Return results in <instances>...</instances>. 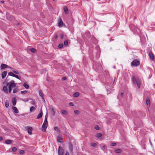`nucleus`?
<instances>
[{
  "label": "nucleus",
  "instance_id": "nucleus-11",
  "mask_svg": "<svg viewBox=\"0 0 155 155\" xmlns=\"http://www.w3.org/2000/svg\"><path fill=\"white\" fill-rule=\"evenodd\" d=\"M149 56L151 60H153L154 59L153 55L152 52H150L149 53Z\"/></svg>",
  "mask_w": 155,
  "mask_h": 155
},
{
  "label": "nucleus",
  "instance_id": "nucleus-43",
  "mask_svg": "<svg viewBox=\"0 0 155 155\" xmlns=\"http://www.w3.org/2000/svg\"><path fill=\"white\" fill-rule=\"evenodd\" d=\"M67 79V78L65 77H63L62 78V80L63 81H65Z\"/></svg>",
  "mask_w": 155,
  "mask_h": 155
},
{
  "label": "nucleus",
  "instance_id": "nucleus-57",
  "mask_svg": "<svg viewBox=\"0 0 155 155\" xmlns=\"http://www.w3.org/2000/svg\"><path fill=\"white\" fill-rule=\"evenodd\" d=\"M138 30V31H137V32H138L139 33L140 32V30L139 29H137Z\"/></svg>",
  "mask_w": 155,
  "mask_h": 155
},
{
  "label": "nucleus",
  "instance_id": "nucleus-21",
  "mask_svg": "<svg viewBox=\"0 0 155 155\" xmlns=\"http://www.w3.org/2000/svg\"><path fill=\"white\" fill-rule=\"evenodd\" d=\"M5 106L6 108L8 107L9 105V104L8 100H6L5 101Z\"/></svg>",
  "mask_w": 155,
  "mask_h": 155
},
{
  "label": "nucleus",
  "instance_id": "nucleus-42",
  "mask_svg": "<svg viewBox=\"0 0 155 155\" xmlns=\"http://www.w3.org/2000/svg\"><path fill=\"white\" fill-rule=\"evenodd\" d=\"M94 129L97 130H99V127L98 125H96L94 127Z\"/></svg>",
  "mask_w": 155,
  "mask_h": 155
},
{
  "label": "nucleus",
  "instance_id": "nucleus-39",
  "mask_svg": "<svg viewBox=\"0 0 155 155\" xmlns=\"http://www.w3.org/2000/svg\"><path fill=\"white\" fill-rule=\"evenodd\" d=\"M14 77H15L16 78H17V79H19L20 80H21L20 78L19 77L18 75L15 74V75L14 76Z\"/></svg>",
  "mask_w": 155,
  "mask_h": 155
},
{
  "label": "nucleus",
  "instance_id": "nucleus-34",
  "mask_svg": "<svg viewBox=\"0 0 155 155\" xmlns=\"http://www.w3.org/2000/svg\"><path fill=\"white\" fill-rule=\"evenodd\" d=\"M63 47V45L62 44H60L58 46V48H62Z\"/></svg>",
  "mask_w": 155,
  "mask_h": 155
},
{
  "label": "nucleus",
  "instance_id": "nucleus-5",
  "mask_svg": "<svg viewBox=\"0 0 155 155\" xmlns=\"http://www.w3.org/2000/svg\"><path fill=\"white\" fill-rule=\"evenodd\" d=\"M64 150L62 147L60 146L58 149V153L59 155H63Z\"/></svg>",
  "mask_w": 155,
  "mask_h": 155
},
{
  "label": "nucleus",
  "instance_id": "nucleus-19",
  "mask_svg": "<svg viewBox=\"0 0 155 155\" xmlns=\"http://www.w3.org/2000/svg\"><path fill=\"white\" fill-rule=\"evenodd\" d=\"M62 139V138L61 137L58 136L57 138V140L59 142L61 143Z\"/></svg>",
  "mask_w": 155,
  "mask_h": 155
},
{
  "label": "nucleus",
  "instance_id": "nucleus-9",
  "mask_svg": "<svg viewBox=\"0 0 155 155\" xmlns=\"http://www.w3.org/2000/svg\"><path fill=\"white\" fill-rule=\"evenodd\" d=\"M39 96L41 97L42 99L44 100V96H43V94L42 93V90H39Z\"/></svg>",
  "mask_w": 155,
  "mask_h": 155
},
{
  "label": "nucleus",
  "instance_id": "nucleus-38",
  "mask_svg": "<svg viewBox=\"0 0 155 155\" xmlns=\"http://www.w3.org/2000/svg\"><path fill=\"white\" fill-rule=\"evenodd\" d=\"M24 153V151L23 150H21L20 151H19V153L20 154H23Z\"/></svg>",
  "mask_w": 155,
  "mask_h": 155
},
{
  "label": "nucleus",
  "instance_id": "nucleus-16",
  "mask_svg": "<svg viewBox=\"0 0 155 155\" xmlns=\"http://www.w3.org/2000/svg\"><path fill=\"white\" fill-rule=\"evenodd\" d=\"M42 114L43 113L42 110H41V111L40 113L38 115L37 117V119H39L42 117Z\"/></svg>",
  "mask_w": 155,
  "mask_h": 155
},
{
  "label": "nucleus",
  "instance_id": "nucleus-56",
  "mask_svg": "<svg viewBox=\"0 0 155 155\" xmlns=\"http://www.w3.org/2000/svg\"><path fill=\"white\" fill-rule=\"evenodd\" d=\"M114 40V39H111L110 40V41H113V40Z\"/></svg>",
  "mask_w": 155,
  "mask_h": 155
},
{
  "label": "nucleus",
  "instance_id": "nucleus-35",
  "mask_svg": "<svg viewBox=\"0 0 155 155\" xmlns=\"http://www.w3.org/2000/svg\"><path fill=\"white\" fill-rule=\"evenodd\" d=\"M27 92L28 91H21V93L22 94H23L24 93H27Z\"/></svg>",
  "mask_w": 155,
  "mask_h": 155
},
{
  "label": "nucleus",
  "instance_id": "nucleus-18",
  "mask_svg": "<svg viewBox=\"0 0 155 155\" xmlns=\"http://www.w3.org/2000/svg\"><path fill=\"white\" fill-rule=\"evenodd\" d=\"M12 104H13V106L15 105L16 103V100L15 98H14L12 99Z\"/></svg>",
  "mask_w": 155,
  "mask_h": 155
},
{
  "label": "nucleus",
  "instance_id": "nucleus-7",
  "mask_svg": "<svg viewBox=\"0 0 155 155\" xmlns=\"http://www.w3.org/2000/svg\"><path fill=\"white\" fill-rule=\"evenodd\" d=\"M27 131L28 134L29 135H31L32 134V131L33 130L32 128L31 127H27Z\"/></svg>",
  "mask_w": 155,
  "mask_h": 155
},
{
  "label": "nucleus",
  "instance_id": "nucleus-20",
  "mask_svg": "<svg viewBox=\"0 0 155 155\" xmlns=\"http://www.w3.org/2000/svg\"><path fill=\"white\" fill-rule=\"evenodd\" d=\"M101 149L102 150H105L106 148V146L104 144H101Z\"/></svg>",
  "mask_w": 155,
  "mask_h": 155
},
{
  "label": "nucleus",
  "instance_id": "nucleus-50",
  "mask_svg": "<svg viewBox=\"0 0 155 155\" xmlns=\"http://www.w3.org/2000/svg\"><path fill=\"white\" fill-rule=\"evenodd\" d=\"M65 155H70L68 151H67Z\"/></svg>",
  "mask_w": 155,
  "mask_h": 155
},
{
  "label": "nucleus",
  "instance_id": "nucleus-54",
  "mask_svg": "<svg viewBox=\"0 0 155 155\" xmlns=\"http://www.w3.org/2000/svg\"><path fill=\"white\" fill-rule=\"evenodd\" d=\"M120 96L121 97H123V93H121L120 94Z\"/></svg>",
  "mask_w": 155,
  "mask_h": 155
},
{
  "label": "nucleus",
  "instance_id": "nucleus-29",
  "mask_svg": "<svg viewBox=\"0 0 155 155\" xmlns=\"http://www.w3.org/2000/svg\"><path fill=\"white\" fill-rule=\"evenodd\" d=\"M102 136V134L101 133H97L96 135V137L97 138H99Z\"/></svg>",
  "mask_w": 155,
  "mask_h": 155
},
{
  "label": "nucleus",
  "instance_id": "nucleus-41",
  "mask_svg": "<svg viewBox=\"0 0 155 155\" xmlns=\"http://www.w3.org/2000/svg\"><path fill=\"white\" fill-rule=\"evenodd\" d=\"M22 100L24 102H27L29 100L28 99H22Z\"/></svg>",
  "mask_w": 155,
  "mask_h": 155
},
{
  "label": "nucleus",
  "instance_id": "nucleus-59",
  "mask_svg": "<svg viewBox=\"0 0 155 155\" xmlns=\"http://www.w3.org/2000/svg\"><path fill=\"white\" fill-rule=\"evenodd\" d=\"M109 31H111V29H109Z\"/></svg>",
  "mask_w": 155,
  "mask_h": 155
},
{
  "label": "nucleus",
  "instance_id": "nucleus-37",
  "mask_svg": "<svg viewBox=\"0 0 155 155\" xmlns=\"http://www.w3.org/2000/svg\"><path fill=\"white\" fill-rule=\"evenodd\" d=\"M12 150L14 152H15L17 150V148L15 147H13L12 148Z\"/></svg>",
  "mask_w": 155,
  "mask_h": 155
},
{
  "label": "nucleus",
  "instance_id": "nucleus-58",
  "mask_svg": "<svg viewBox=\"0 0 155 155\" xmlns=\"http://www.w3.org/2000/svg\"><path fill=\"white\" fill-rule=\"evenodd\" d=\"M57 38V36H56V37H55V38Z\"/></svg>",
  "mask_w": 155,
  "mask_h": 155
},
{
  "label": "nucleus",
  "instance_id": "nucleus-40",
  "mask_svg": "<svg viewBox=\"0 0 155 155\" xmlns=\"http://www.w3.org/2000/svg\"><path fill=\"white\" fill-rule=\"evenodd\" d=\"M91 145L93 147H95L96 145V144L95 143H91Z\"/></svg>",
  "mask_w": 155,
  "mask_h": 155
},
{
  "label": "nucleus",
  "instance_id": "nucleus-61",
  "mask_svg": "<svg viewBox=\"0 0 155 155\" xmlns=\"http://www.w3.org/2000/svg\"><path fill=\"white\" fill-rule=\"evenodd\" d=\"M86 155V154H85V155Z\"/></svg>",
  "mask_w": 155,
  "mask_h": 155
},
{
  "label": "nucleus",
  "instance_id": "nucleus-31",
  "mask_svg": "<svg viewBox=\"0 0 155 155\" xmlns=\"http://www.w3.org/2000/svg\"><path fill=\"white\" fill-rule=\"evenodd\" d=\"M30 50L31 52L33 53H35L36 51V50L34 48H31L30 49Z\"/></svg>",
  "mask_w": 155,
  "mask_h": 155
},
{
  "label": "nucleus",
  "instance_id": "nucleus-32",
  "mask_svg": "<svg viewBox=\"0 0 155 155\" xmlns=\"http://www.w3.org/2000/svg\"><path fill=\"white\" fill-rule=\"evenodd\" d=\"M35 107L33 106V107H31L30 108V111L31 112H32L33 110H34L35 109Z\"/></svg>",
  "mask_w": 155,
  "mask_h": 155
},
{
  "label": "nucleus",
  "instance_id": "nucleus-45",
  "mask_svg": "<svg viewBox=\"0 0 155 155\" xmlns=\"http://www.w3.org/2000/svg\"><path fill=\"white\" fill-rule=\"evenodd\" d=\"M13 72L14 73H15V74H19V72H17V71H15V70H14V71H13Z\"/></svg>",
  "mask_w": 155,
  "mask_h": 155
},
{
  "label": "nucleus",
  "instance_id": "nucleus-4",
  "mask_svg": "<svg viewBox=\"0 0 155 155\" xmlns=\"http://www.w3.org/2000/svg\"><path fill=\"white\" fill-rule=\"evenodd\" d=\"M8 87L12 88V87H15L16 86V84L14 82L13 80L11 81L9 83H8Z\"/></svg>",
  "mask_w": 155,
  "mask_h": 155
},
{
  "label": "nucleus",
  "instance_id": "nucleus-28",
  "mask_svg": "<svg viewBox=\"0 0 155 155\" xmlns=\"http://www.w3.org/2000/svg\"><path fill=\"white\" fill-rule=\"evenodd\" d=\"M54 130L57 131L58 132H59L60 131V129L58 127H54Z\"/></svg>",
  "mask_w": 155,
  "mask_h": 155
},
{
  "label": "nucleus",
  "instance_id": "nucleus-25",
  "mask_svg": "<svg viewBox=\"0 0 155 155\" xmlns=\"http://www.w3.org/2000/svg\"><path fill=\"white\" fill-rule=\"evenodd\" d=\"M74 97H77L79 96V93L78 92H75L73 94Z\"/></svg>",
  "mask_w": 155,
  "mask_h": 155
},
{
  "label": "nucleus",
  "instance_id": "nucleus-3",
  "mask_svg": "<svg viewBox=\"0 0 155 155\" xmlns=\"http://www.w3.org/2000/svg\"><path fill=\"white\" fill-rule=\"evenodd\" d=\"M140 64V61L137 59H135L131 63V65L132 66H137Z\"/></svg>",
  "mask_w": 155,
  "mask_h": 155
},
{
  "label": "nucleus",
  "instance_id": "nucleus-30",
  "mask_svg": "<svg viewBox=\"0 0 155 155\" xmlns=\"http://www.w3.org/2000/svg\"><path fill=\"white\" fill-rule=\"evenodd\" d=\"M18 88H14L13 90V92L14 93H15L17 92L18 91Z\"/></svg>",
  "mask_w": 155,
  "mask_h": 155
},
{
  "label": "nucleus",
  "instance_id": "nucleus-44",
  "mask_svg": "<svg viewBox=\"0 0 155 155\" xmlns=\"http://www.w3.org/2000/svg\"><path fill=\"white\" fill-rule=\"evenodd\" d=\"M74 112L75 114H78L79 113V111L78 110H74Z\"/></svg>",
  "mask_w": 155,
  "mask_h": 155
},
{
  "label": "nucleus",
  "instance_id": "nucleus-8",
  "mask_svg": "<svg viewBox=\"0 0 155 155\" xmlns=\"http://www.w3.org/2000/svg\"><path fill=\"white\" fill-rule=\"evenodd\" d=\"M63 23L62 21L61 18H60L58 20V26L60 27H61L63 26Z\"/></svg>",
  "mask_w": 155,
  "mask_h": 155
},
{
  "label": "nucleus",
  "instance_id": "nucleus-53",
  "mask_svg": "<svg viewBox=\"0 0 155 155\" xmlns=\"http://www.w3.org/2000/svg\"><path fill=\"white\" fill-rule=\"evenodd\" d=\"M5 2L4 1H1V3L2 4H3Z\"/></svg>",
  "mask_w": 155,
  "mask_h": 155
},
{
  "label": "nucleus",
  "instance_id": "nucleus-51",
  "mask_svg": "<svg viewBox=\"0 0 155 155\" xmlns=\"http://www.w3.org/2000/svg\"><path fill=\"white\" fill-rule=\"evenodd\" d=\"M64 38V35H62L61 36V39H63Z\"/></svg>",
  "mask_w": 155,
  "mask_h": 155
},
{
  "label": "nucleus",
  "instance_id": "nucleus-60",
  "mask_svg": "<svg viewBox=\"0 0 155 155\" xmlns=\"http://www.w3.org/2000/svg\"><path fill=\"white\" fill-rule=\"evenodd\" d=\"M53 1H54L55 0H53Z\"/></svg>",
  "mask_w": 155,
  "mask_h": 155
},
{
  "label": "nucleus",
  "instance_id": "nucleus-22",
  "mask_svg": "<svg viewBox=\"0 0 155 155\" xmlns=\"http://www.w3.org/2000/svg\"><path fill=\"white\" fill-rule=\"evenodd\" d=\"M114 151L117 153H119L121 152V150L120 149H116Z\"/></svg>",
  "mask_w": 155,
  "mask_h": 155
},
{
  "label": "nucleus",
  "instance_id": "nucleus-6",
  "mask_svg": "<svg viewBox=\"0 0 155 155\" xmlns=\"http://www.w3.org/2000/svg\"><path fill=\"white\" fill-rule=\"evenodd\" d=\"M8 82H7L6 83V85L4 86L3 87V91L5 93L8 94Z\"/></svg>",
  "mask_w": 155,
  "mask_h": 155
},
{
  "label": "nucleus",
  "instance_id": "nucleus-1",
  "mask_svg": "<svg viewBox=\"0 0 155 155\" xmlns=\"http://www.w3.org/2000/svg\"><path fill=\"white\" fill-rule=\"evenodd\" d=\"M48 124L47 117L45 116V120L42 127V130L43 132H45L46 131V129L48 126Z\"/></svg>",
  "mask_w": 155,
  "mask_h": 155
},
{
  "label": "nucleus",
  "instance_id": "nucleus-49",
  "mask_svg": "<svg viewBox=\"0 0 155 155\" xmlns=\"http://www.w3.org/2000/svg\"><path fill=\"white\" fill-rule=\"evenodd\" d=\"M31 104H32L33 105H35V102L34 101H33L31 102Z\"/></svg>",
  "mask_w": 155,
  "mask_h": 155
},
{
  "label": "nucleus",
  "instance_id": "nucleus-55",
  "mask_svg": "<svg viewBox=\"0 0 155 155\" xmlns=\"http://www.w3.org/2000/svg\"><path fill=\"white\" fill-rule=\"evenodd\" d=\"M7 68H9L10 69H13V68H11L9 66H8V67H7Z\"/></svg>",
  "mask_w": 155,
  "mask_h": 155
},
{
  "label": "nucleus",
  "instance_id": "nucleus-13",
  "mask_svg": "<svg viewBox=\"0 0 155 155\" xmlns=\"http://www.w3.org/2000/svg\"><path fill=\"white\" fill-rule=\"evenodd\" d=\"M12 109L14 110V112L15 113H18L19 111L16 107H12Z\"/></svg>",
  "mask_w": 155,
  "mask_h": 155
},
{
  "label": "nucleus",
  "instance_id": "nucleus-17",
  "mask_svg": "<svg viewBox=\"0 0 155 155\" xmlns=\"http://www.w3.org/2000/svg\"><path fill=\"white\" fill-rule=\"evenodd\" d=\"M61 113L64 115H67L68 114L67 111L65 110H63L61 111Z\"/></svg>",
  "mask_w": 155,
  "mask_h": 155
},
{
  "label": "nucleus",
  "instance_id": "nucleus-27",
  "mask_svg": "<svg viewBox=\"0 0 155 155\" xmlns=\"http://www.w3.org/2000/svg\"><path fill=\"white\" fill-rule=\"evenodd\" d=\"M23 86H24L26 89H28L29 88V86L28 84L25 83H24L23 84Z\"/></svg>",
  "mask_w": 155,
  "mask_h": 155
},
{
  "label": "nucleus",
  "instance_id": "nucleus-24",
  "mask_svg": "<svg viewBox=\"0 0 155 155\" xmlns=\"http://www.w3.org/2000/svg\"><path fill=\"white\" fill-rule=\"evenodd\" d=\"M146 104L148 106H150V101L149 99L146 100Z\"/></svg>",
  "mask_w": 155,
  "mask_h": 155
},
{
  "label": "nucleus",
  "instance_id": "nucleus-52",
  "mask_svg": "<svg viewBox=\"0 0 155 155\" xmlns=\"http://www.w3.org/2000/svg\"><path fill=\"white\" fill-rule=\"evenodd\" d=\"M3 138L2 137H0V141H1L3 140Z\"/></svg>",
  "mask_w": 155,
  "mask_h": 155
},
{
  "label": "nucleus",
  "instance_id": "nucleus-2",
  "mask_svg": "<svg viewBox=\"0 0 155 155\" xmlns=\"http://www.w3.org/2000/svg\"><path fill=\"white\" fill-rule=\"evenodd\" d=\"M132 81L134 84H137L138 88L139 89L140 87V81L139 79H137L134 77H133Z\"/></svg>",
  "mask_w": 155,
  "mask_h": 155
},
{
  "label": "nucleus",
  "instance_id": "nucleus-33",
  "mask_svg": "<svg viewBox=\"0 0 155 155\" xmlns=\"http://www.w3.org/2000/svg\"><path fill=\"white\" fill-rule=\"evenodd\" d=\"M68 44V41L67 40H65L64 42V45L65 46H67Z\"/></svg>",
  "mask_w": 155,
  "mask_h": 155
},
{
  "label": "nucleus",
  "instance_id": "nucleus-15",
  "mask_svg": "<svg viewBox=\"0 0 155 155\" xmlns=\"http://www.w3.org/2000/svg\"><path fill=\"white\" fill-rule=\"evenodd\" d=\"M64 11L66 14H67L68 13V9L66 7H64Z\"/></svg>",
  "mask_w": 155,
  "mask_h": 155
},
{
  "label": "nucleus",
  "instance_id": "nucleus-47",
  "mask_svg": "<svg viewBox=\"0 0 155 155\" xmlns=\"http://www.w3.org/2000/svg\"><path fill=\"white\" fill-rule=\"evenodd\" d=\"M69 105L70 106H73L74 105L72 102H70L69 103Z\"/></svg>",
  "mask_w": 155,
  "mask_h": 155
},
{
  "label": "nucleus",
  "instance_id": "nucleus-23",
  "mask_svg": "<svg viewBox=\"0 0 155 155\" xmlns=\"http://www.w3.org/2000/svg\"><path fill=\"white\" fill-rule=\"evenodd\" d=\"M12 141L10 140H5V143L7 144H10L11 143Z\"/></svg>",
  "mask_w": 155,
  "mask_h": 155
},
{
  "label": "nucleus",
  "instance_id": "nucleus-48",
  "mask_svg": "<svg viewBox=\"0 0 155 155\" xmlns=\"http://www.w3.org/2000/svg\"><path fill=\"white\" fill-rule=\"evenodd\" d=\"M52 111L53 112V115H54L55 114V112L54 110V109H52Z\"/></svg>",
  "mask_w": 155,
  "mask_h": 155
},
{
  "label": "nucleus",
  "instance_id": "nucleus-14",
  "mask_svg": "<svg viewBox=\"0 0 155 155\" xmlns=\"http://www.w3.org/2000/svg\"><path fill=\"white\" fill-rule=\"evenodd\" d=\"M69 151L70 152H72L73 149V147L72 144L71 143H70L69 144Z\"/></svg>",
  "mask_w": 155,
  "mask_h": 155
},
{
  "label": "nucleus",
  "instance_id": "nucleus-12",
  "mask_svg": "<svg viewBox=\"0 0 155 155\" xmlns=\"http://www.w3.org/2000/svg\"><path fill=\"white\" fill-rule=\"evenodd\" d=\"M7 75V72L6 71H3L2 74V79L5 78Z\"/></svg>",
  "mask_w": 155,
  "mask_h": 155
},
{
  "label": "nucleus",
  "instance_id": "nucleus-46",
  "mask_svg": "<svg viewBox=\"0 0 155 155\" xmlns=\"http://www.w3.org/2000/svg\"><path fill=\"white\" fill-rule=\"evenodd\" d=\"M12 90V88L10 87H8V92L10 93Z\"/></svg>",
  "mask_w": 155,
  "mask_h": 155
},
{
  "label": "nucleus",
  "instance_id": "nucleus-26",
  "mask_svg": "<svg viewBox=\"0 0 155 155\" xmlns=\"http://www.w3.org/2000/svg\"><path fill=\"white\" fill-rule=\"evenodd\" d=\"M8 74L11 76L14 77V76L15 75V74H14L13 72H10L8 73Z\"/></svg>",
  "mask_w": 155,
  "mask_h": 155
},
{
  "label": "nucleus",
  "instance_id": "nucleus-10",
  "mask_svg": "<svg viewBox=\"0 0 155 155\" xmlns=\"http://www.w3.org/2000/svg\"><path fill=\"white\" fill-rule=\"evenodd\" d=\"M7 67H8V66L5 64H2L0 67L1 69H5Z\"/></svg>",
  "mask_w": 155,
  "mask_h": 155
},
{
  "label": "nucleus",
  "instance_id": "nucleus-36",
  "mask_svg": "<svg viewBox=\"0 0 155 155\" xmlns=\"http://www.w3.org/2000/svg\"><path fill=\"white\" fill-rule=\"evenodd\" d=\"M116 144L115 143H112L110 144V145L112 146H115L116 145Z\"/></svg>",
  "mask_w": 155,
  "mask_h": 155
}]
</instances>
